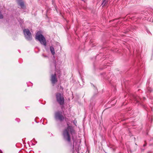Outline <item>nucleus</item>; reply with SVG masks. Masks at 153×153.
Wrapping results in <instances>:
<instances>
[{
    "label": "nucleus",
    "mask_w": 153,
    "mask_h": 153,
    "mask_svg": "<svg viewBox=\"0 0 153 153\" xmlns=\"http://www.w3.org/2000/svg\"><path fill=\"white\" fill-rule=\"evenodd\" d=\"M67 125H68L67 128H65L62 132L63 138L65 140L67 141L69 143H70L71 140L70 132L72 135V139L74 143L76 140L74 138V136L76 134L75 130L72 126H69L68 123H67Z\"/></svg>",
    "instance_id": "1"
},
{
    "label": "nucleus",
    "mask_w": 153,
    "mask_h": 153,
    "mask_svg": "<svg viewBox=\"0 0 153 153\" xmlns=\"http://www.w3.org/2000/svg\"><path fill=\"white\" fill-rule=\"evenodd\" d=\"M36 39L39 41L41 44L45 46H46V40L45 37L42 34L37 32L36 35Z\"/></svg>",
    "instance_id": "2"
},
{
    "label": "nucleus",
    "mask_w": 153,
    "mask_h": 153,
    "mask_svg": "<svg viewBox=\"0 0 153 153\" xmlns=\"http://www.w3.org/2000/svg\"><path fill=\"white\" fill-rule=\"evenodd\" d=\"M23 33L25 38L28 41H30L32 39V35L28 29H24Z\"/></svg>",
    "instance_id": "3"
},
{
    "label": "nucleus",
    "mask_w": 153,
    "mask_h": 153,
    "mask_svg": "<svg viewBox=\"0 0 153 153\" xmlns=\"http://www.w3.org/2000/svg\"><path fill=\"white\" fill-rule=\"evenodd\" d=\"M56 97L57 102L60 105H62L64 104V98L62 95L60 93H57L56 94Z\"/></svg>",
    "instance_id": "4"
},
{
    "label": "nucleus",
    "mask_w": 153,
    "mask_h": 153,
    "mask_svg": "<svg viewBox=\"0 0 153 153\" xmlns=\"http://www.w3.org/2000/svg\"><path fill=\"white\" fill-rule=\"evenodd\" d=\"M55 118L57 120L62 121L65 118L62 115V112L61 111H57L55 114Z\"/></svg>",
    "instance_id": "5"
},
{
    "label": "nucleus",
    "mask_w": 153,
    "mask_h": 153,
    "mask_svg": "<svg viewBox=\"0 0 153 153\" xmlns=\"http://www.w3.org/2000/svg\"><path fill=\"white\" fill-rule=\"evenodd\" d=\"M51 81L53 85L57 82V80L56 78V74H52L51 75Z\"/></svg>",
    "instance_id": "6"
},
{
    "label": "nucleus",
    "mask_w": 153,
    "mask_h": 153,
    "mask_svg": "<svg viewBox=\"0 0 153 153\" xmlns=\"http://www.w3.org/2000/svg\"><path fill=\"white\" fill-rule=\"evenodd\" d=\"M18 4L20 8H23L25 6L24 3L22 0H18Z\"/></svg>",
    "instance_id": "7"
},
{
    "label": "nucleus",
    "mask_w": 153,
    "mask_h": 153,
    "mask_svg": "<svg viewBox=\"0 0 153 153\" xmlns=\"http://www.w3.org/2000/svg\"><path fill=\"white\" fill-rule=\"evenodd\" d=\"M80 149V146L79 144H76V146L75 149L76 150V152L79 153V149Z\"/></svg>",
    "instance_id": "8"
},
{
    "label": "nucleus",
    "mask_w": 153,
    "mask_h": 153,
    "mask_svg": "<svg viewBox=\"0 0 153 153\" xmlns=\"http://www.w3.org/2000/svg\"><path fill=\"white\" fill-rule=\"evenodd\" d=\"M50 51L53 55H54L55 54V52L54 51V48L53 46H51L50 47Z\"/></svg>",
    "instance_id": "9"
},
{
    "label": "nucleus",
    "mask_w": 153,
    "mask_h": 153,
    "mask_svg": "<svg viewBox=\"0 0 153 153\" xmlns=\"http://www.w3.org/2000/svg\"><path fill=\"white\" fill-rule=\"evenodd\" d=\"M134 99L136 101V102L137 103H139V100L140 99L139 97L137 96L134 97Z\"/></svg>",
    "instance_id": "10"
},
{
    "label": "nucleus",
    "mask_w": 153,
    "mask_h": 153,
    "mask_svg": "<svg viewBox=\"0 0 153 153\" xmlns=\"http://www.w3.org/2000/svg\"><path fill=\"white\" fill-rule=\"evenodd\" d=\"M107 3V0H102V5L103 6L105 5Z\"/></svg>",
    "instance_id": "11"
},
{
    "label": "nucleus",
    "mask_w": 153,
    "mask_h": 153,
    "mask_svg": "<svg viewBox=\"0 0 153 153\" xmlns=\"http://www.w3.org/2000/svg\"><path fill=\"white\" fill-rule=\"evenodd\" d=\"M3 18V15L1 13V12L0 11V19H2Z\"/></svg>",
    "instance_id": "12"
},
{
    "label": "nucleus",
    "mask_w": 153,
    "mask_h": 153,
    "mask_svg": "<svg viewBox=\"0 0 153 153\" xmlns=\"http://www.w3.org/2000/svg\"><path fill=\"white\" fill-rule=\"evenodd\" d=\"M148 91L149 92H150L152 91V90L150 88H149V89H148Z\"/></svg>",
    "instance_id": "13"
},
{
    "label": "nucleus",
    "mask_w": 153,
    "mask_h": 153,
    "mask_svg": "<svg viewBox=\"0 0 153 153\" xmlns=\"http://www.w3.org/2000/svg\"><path fill=\"white\" fill-rule=\"evenodd\" d=\"M146 144H144L143 145V147H145V146H146Z\"/></svg>",
    "instance_id": "14"
},
{
    "label": "nucleus",
    "mask_w": 153,
    "mask_h": 153,
    "mask_svg": "<svg viewBox=\"0 0 153 153\" xmlns=\"http://www.w3.org/2000/svg\"><path fill=\"white\" fill-rule=\"evenodd\" d=\"M74 146L73 145V150L74 149Z\"/></svg>",
    "instance_id": "15"
},
{
    "label": "nucleus",
    "mask_w": 153,
    "mask_h": 153,
    "mask_svg": "<svg viewBox=\"0 0 153 153\" xmlns=\"http://www.w3.org/2000/svg\"><path fill=\"white\" fill-rule=\"evenodd\" d=\"M0 152H1V153H2V152L1 151L0 149Z\"/></svg>",
    "instance_id": "16"
},
{
    "label": "nucleus",
    "mask_w": 153,
    "mask_h": 153,
    "mask_svg": "<svg viewBox=\"0 0 153 153\" xmlns=\"http://www.w3.org/2000/svg\"><path fill=\"white\" fill-rule=\"evenodd\" d=\"M55 68H56V64H55Z\"/></svg>",
    "instance_id": "17"
},
{
    "label": "nucleus",
    "mask_w": 153,
    "mask_h": 153,
    "mask_svg": "<svg viewBox=\"0 0 153 153\" xmlns=\"http://www.w3.org/2000/svg\"><path fill=\"white\" fill-rule=\"evenodd\" d=\"M18 119L19 120V121H18V122L19 121H20V119Z\"/></svg>",
    "instance_id": "18"
},
{
    "label": "nucleus",
    "mask_w": 153,
    "mask_h": 153,
    "mask_svg": "<svg viewBox=\"0 0 153 153\" xmlns=\"http://www.w3.org/2000/svg\"><path fill=\"white\" fill-rule=\"evenodd\" d=\"M66 119H65V120H66Z\"/></svg>",
    "instance_id": "19"
},
{
    "label": "nucleus",
    "mask_w": 153,
    "mask_h": 153,
    "mask_svg": "<svg viewBox=\"0 0 153 153\" xmlns=\"http://www.w3.org/2000/svg\"><path fill=\"white\" fill-rule=\"evenodd\" d=\"M105 153H107V152H105Z\"/></svg>",
    "instance_id": "20"
}]
</instances>
